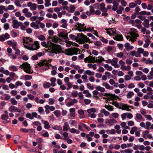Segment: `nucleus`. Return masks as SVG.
Instances as JSON below:
<instances>
[{"label":"nucleus","mask_w":153,"mask_h":153,"mask_svg":"<svg viewBox=\"0 0 153 153\" xmlns=\"http://www.w3.org/2000/svg\"><path fill=\"white\" fill-rule=\"evenodd\" d=\"M128 33L129 35L126 36V38L132 43L134 42L139 36L137 30L134 28H130Z\"/></svg>","instance_id":"nucleus-1"},{"label":"nucleus","mask_w":153,"mask_h":153,"mask_svg":"<svg viewBox=\"0 0 153 153\" xmlns=\"http://www.w3.org/2000/svg\"><path fill=\"white\" fill-rule=\"evenodd\" d=\"M81 51L76 48H71L66 50L65 51V54L69 56H72L74 54L77 55L80 53Z\"/></svg>","instance_id":"nucleus-2"},{"label":"nucleus","mask_w":153,"mask_h":153,"mask_svg":"<svg viewBox=\"0 0 153 153\" xmlns=\"http://www.w3.org/2000/svg\"><path fill=\"white\" fill-rule=\"evenodd\" d=\"M110 103L114 105L116 107L121 109L123 110L128 111L129 109V106L126 104H125L122 103H118L117 102L113 101Z\"/></svg>","instance_id":"nucleus-3"},{"label":"nucleus","mask_w":153,"mask_h":153,"mask_svg":"<svg viewBox=\"0 0 153 153\" xmlns=\"http://www.w3.org/2000/svg\"><path fill=\"white\" fill-rule=\"evenodd\" d=\"M19 67L23 69L27 73L31 74L32 73L30 64L27 62L23 63L20 65Z\"/></svg>","instance_id":"nucleus-4"},{"label":"nucleus","mask_w":153,"mask_h":153,"mask_svg":"<svg viewBox=\"0 0 153 153\" xmlns=\"http://www.w3.org/2000/svg\"><path fill=\"white\" fill-rule=\"evenodd\" d=\"M98 110V109L94 108L88 109L87 111L88 113V117L92 118H95L96 117V115L94 113L97 112Z\"/></svg>","instance_id":"nucleus-5"},{"label":"nucleus","mask_w":153,"mask_h":153,"mask_svg":"<svg viewBox=\"0 0 153 153\" xmlns=\"http://www.w3.org/2000/svg\"><path fill=\"white\" fill-rule=\"evenodd\" d=\"M50 64H46V62L44 61L39 64V66L41 71L42 72L45 71L48 69L50 67Z\"/></svg>","instance_id":"nucleus-6"},{"label":"nucleus","mask_w":153,"mask_h":153,"mask_svg":"<svg viewBox=\"0 0 153 153\" xmlns=\"http://www.w3.org/2000/svg\"><path fill=\"white\" fill-rule=\"evenodd\" d=\"M27 49L31 50H37L39 48V44L37 41H34L33 44H30Z\"/></svg>","instance_id":"nucleus-7"},{"label":"nucleus","mask_w":153,"mask_h":153,"mask_svg":"<svg viewBox=\"0 0 153 153\" xmlns=\"http://www.w3.org/2000/svg\"><path fill=\"white\" fill-rule=\"evenodd\" d=\"M61 50V47L60 45L54 44L52 49L51 50V54H49V55L53 56L54 53H57L59 52Z\"/></svg>","instance_id":"nucleus-8"},{"label":"nucleus","mask_w":153,"mask_h":153,"mask_svg":"<svg viewBox=\"0 0 153 153\" xmlns=\"http://www.w3.org/2000/svg\"><path fill=\"white\" fill-rule=\"evenodd\" d=\"M32 41V39L30 37H24L22 38V42L23 43V45L24 47L27 48L28 46H29L30 42Z\"/></svg>","instance_id":"nucleus-9"},{"label":"nucleus","mask_w":153,"mask_h":153,"mask_svg":"<svg viewBox=\"0 0 153 153\" xmlns=\"http://www.w3.org/2000/svg\"><path fill=\"white\" fill-rule=\"evenodd\" d=\"M78 38L79 43L83 44L86 42V40L87 36L82 33H79L77 34Z\"/></svg>","instance_id":"nucleus-10"},{"label":"nucleus","mask_w":153,"mask_h":153,"mask_svg":"<svg viewBox=\"0 0 153 153\" xmlns=\"http://www.w3.org/2000/svg\"><path fill=\"white\" fill-rule=\"evenodd\" d=\"M129 22L132 26L137 27L139 29H140L141 27V26L138 25L141 23V21L139 19H136L135 20H130Z\"/></svg>","instance_id":"nucleus-11"},{"label":"nucleus","mask_w":153,"mask_h":153,"mask_svg":"<svg viewBox=\"0 0 153 153\" xmlns=\"http://www.w3.org/2000/svg\"><path fill=\"white\" fill-rule=\"evenodd\" d=\"M77 29L80 31H86V26L84 24L77 23L76 25Z\"/></svg>","instance_id":"nucleus-12"},{"label":"nucleus","mask_w":153,"mask_h":153,"mask_svg":"<svg viewBox=\"0 0 153 153\" xmlns=\"http://www.w3.org/2000/svg\"><path fill=\"white\" fill-rule=\"evenodd\" d=\"M142 137L145 139L148 138L151 139L152 138V136L151 134L149 133V131L148 130H145L142 133Z\"/></svg>","instance_id":"nucleus-13"},{"label":"nucleus","mask_w":153,"mask_h":153,"mask_svg":"<svg viewBox=\"0 0 153 153\" xmlns=\"http://www.w3.org/2000/svg\"><path fill=\"white\" fill-rule=\"evenodd\" d=\"M151 125V123L149 121H147L146 123L142 122L140 123V126L142 128H143L146 130H149L150 129V127Z\"/></svg>","instance_id":"nucleus-14"},{"label":"nucleus","mask_w":153,"mask_h":153,"mask_svg":"<svg viewBox=\"0 0 153 153\" xmlns=\"http://www.w3.org/2000/svg\"><path fill=\"white\" fill-rule=\"evenodd\" d=\"M117 122V120L114 119H110L106 120L105 122V123L107 125L111 126L114 124L116 123Z\"/></svg>","instance_id":"nucleus-15"},{"label":"nucleus","mask_w":153,"mask_h":153,"mask_svg":"<svg viewBox=\"0 0 153 153\" xmlns=\"http://www.w3.org/2000/svg\"><path fill=\"white\" fill-rule=\"evenodd\" d=\"M106 33L110 36H113L115 35L116 33V30L114 28H109L105 29Z\"/></svg>","instance_id":"nucleus-16"},{"label":"nucleus","mask_w":153,"mask_h":153,"mask_svg":"<svg viewBox=\"0 0 153 153\" xmlns=\"http://www.w3.org/2000/svg\"><path fill=\"white\" fill-rule=\"evenodd\" d=\"M7 43L11 46L13 49H16V48L17 47V44L16 41L8 40L7 41Z\"/></svg>","instance_id":"nucleus-17"},{"label":"nucleus","mask_w":153,"mask_h":153,"mask_svg":"<svg viewBox=\"0 0 153 153\" xmlns=\"http://www.w3.org/2000/svg\"><path fill=\"white\" fill-rule=\"evenodd\" d=\"M39 21H36L35 22H33L30 24L31 27L34 28L35 29H38L39 28Z\"/></svg>","instance_id":"nucleus-18"},{"label":"nucleus","mask_w":153,"mask_h":153,"mask_svg":"<svg viewBox=\"0 0 153 153\" xmlns=\"http://www.w3.org/2000/svg\"><path fill=\"white\" fill-rule=\"evenodd\" d=\"M95 57L88 56L85 58L84 61L85 62L95 63Z\"/></svg>","instance_id":"nucleus-19"},{"label":"nucleus","mask_w":153,"mask_h":153,"mask_svg":"<svg viewBox=\"0 0 153 153\" xmlns=\"http://www.w3.org/2000/svg\"><path fill=\"white\" fill-rule=\"evenodd\" d=\"M118 60L116 58H114L111 60V65L115 68L120 67V65L117 63Z\"/></svg>","instance_id":"nucleus-20"},{"label":"nucleus","mask_w":153,"mask_h":153,"mask_svg":"<svg viewBox=\"0 0 153 153\" xmlns=\"http://www.w3.org/2000/svg\"><path fill=\"white\" fill-rule=\"evenodd\" d=\"M134 119L136 121L138 122L144 120V119L142 115L139 113H137L136 114Z\"/></svg>","instance_id":"nucleus-21"},{"label":"nucleus","mask_w":153,"mask_h":153,"mask_svg":"<svg viewBox=\"0 0 153 153\" xmlns=\"http://www.w3.org/2000/svg\"><path fill=\"white\" fill-rule=\"evenodd\" d=\"M94 27H86V31L89 32H93V33L97 37H99L98 32L96 30H94Z\"/></svg>","instance_id":"nucleus-22"},{"label":"nucleus","mask_w":153,"mask_h":153,"mask_svg":"<svg viewBox=\"0 0 153 153\" xmlns=\"http://www.w3.org/2000/svg\"><path fill=\"white\" fill-rule=\"evenodd\" d=\"M10 37V36L9 34L6 33L0 36V41L3 42L5 39H8Z\"/></svg>","instance_id":"nucleus-23"},{"label":"nucleus","mask_w":153,"mask_h":153,"mask_svg":"<svg viewBox=\"0 0 153 153\" xmlns=\"http://www.w3.org/2000/svg\"><path fill=\"white\" fill-rule=\"evenodd\" d=\"M75 110V109L74 108H71L69 109L70 114L69 115V116L70 117L73 118L75 117L76 115Z\"/></svg>","instance_id":"nucleus-24"},{"label":"nucleus","mask_w":153,"mask_h":153,"mask_svg":"<svg viewBox=\"0 0 153 153\" xmlns=\"http://www.w3.org/2000/svg\"><path fill=\"white\" fill-rule=\"evenodd\" d=\"M113 39L118 41H122L123 39V36L120 34H119L116 33V34L114 36Z\"/></svg>","instance_id":"nucleus-25"},{"label":"nucleus","mask_w":153,"mask_h":153,"mask_svg":"<svg viewBox=\"0 0 153 153\" xmlns=\"http://www.w3.org/2000/svg\"><path fill=\"white\" fill-rule=\"evenodd\" d=\"M27 7H30L31 10H34L36 8V5L34 3H33L31 2H29L27 4Z\"/></svg>","instance_id":"nucleus-26"},{"label":"nucleus","mask_w":153,"mask_h":153,"mask_svg":"<svg viewBox=\"0 0 153 153\" xmlns=\"http://www.w3.org/2000/svg\"><path fill=\"white\" fill-rule=\"evenodd\" d=\"M78 101L76 99H72L71 101L68 102L66 104V106L68 107H69L73 105L74 104L77 103Z\"/></svg>","instance_id":"nucleus-27"},{"label":"nucleus","mask_w":153,"mask_h":153,"mask_svg":"<svg viewBox=\"0 0 153 153\" xmlns=\"http://www.w3.org/2000/svg\"><path fill=\"white\" fill-rule=\"evenodd\" d=\"M95 57L94 62L95 63H100L103 61H105V60L103 57L101 56H99L98 57Z\"/></svg>","instance_id":"nucleus-28"},{"label":"nucleus","mask_w":153,"mask_h":153,"mask_svg":"<svg viewBox=\"0 0 153 153\" xmlns=\"http://www.w3.org/2000/svg\"><path fill=\"white\" fill-rule=\"evenodd\" d=\"M12 26L14 28L18 29L19 28V22L18 21L16 20H13L12 21Z\"/></svg>","instance_id":"nucleus-29"},{"label":"nucleus","mask_w":153,"mask_h":153,"mask_svg":"<svg viewBox=\"0 0 153 153\" xmlns=\"http://www.w3.org/2000/svg\"><path fill=\"white\" fill-rule=\"evenodd\" d=\"M130 54L132 56H135L137 57H140V55L138 53V51H131Z\"/></svg>","instance_id":"nucleus-30"},{"label":"nucleus","mask_w":153,"mask_h":153,"mask_svg":"<svg viewBox=\"0 0 153 153\" xmlns=\"http://www.w3.org/2000/svg\"><path fill=\"white\" fill-rule=\"evenodd\" d=\"M100 9L102 11L106 12L107 9L105 7V4L103 3H102L100 4Z\"/></svg>","instance_id":"nucleus-31"},{"label":"nucleus","mask_w":153,"mask_h":153,"mask_svg":"<svg viewBox=\"0 0 153 153\" xmlns=\"http://www.w3.org/2000/svg\"><path fill=\"white\" fill-rule=\"evenodd\" d=\"M61 23L62 25L61 26L63 28H66L68 26V24L67 23L66 20L64 19H62L61 20Z\"/></svg>","instance_id":"nucleus-32"},{"label":"nucleus","mask_w":153,"mask_h":153,"mask_svg":"<svg viewBox=\"0 0 153 153\" xmlns=\"http://www.w3.org/2000/svg\"><path fill=\"white\" fill-rule=\"evenodd\" d=\"M8 69L10 71H16L18 70V67L14 65H12L9 66Z\"/></svg>","instance_id":"nucleus-33"},{"label":"nucleus","mask_w":153,"mask_h":153,"mask_svg":"<svg viewBox=\"0 0 153 153\" xmlns=\"http://www.w3.org/2000/svg\"><path fill=\"white\" fill-rule=\"evenodd\" d=\"M48 38L49 39H51L52 41L56 43L58 42L59 41V39L56 37V36H54L52 37L50 36L48 37Z\"/></svg>","instance_id":"nucleus-34"},{"label":"nucleus","mask_w":153,"mask_h":153,"mask_svg":"<svg viewBox=\"0 0 153 153\" xmlns=\"http://www.w3.org/2000/svg\"><path fill=\"white\" fill-rule=\"evenodd\" d=\"M42 122L44 125V127L45 129H48L51 128L49 123L47 121L42 120Z\"/></svg>","instance_id":"nucleus-35"},{"label":"nucleus","mask_w":153,"mask_h":153,"mask_svg":"<svg viewBox=\"0 0 153 153\" xmlns=\"http://www.w3.org/2000/svg\"><path fill=\"white\" fill-rule=\"evenodd\" d=\"M124 47L125 48L128 50H132L134 48L133 46L130 45V43L128 42H126L124 44Z\"/></svg>","instance_id":"nucleus-36"},{"label":"nucleus","mask_w":153,"mask_h":153,"mask_svg":"<svg viewBox=\"0 0 153 153\" xmlns=\"http://www.w3.org/2000/svg\"><path fill=\"white\" fill-rule=\"evenodd\" d=\"M56 80V79L55 77L51 78L50 79V80L51 82V85L52 87H54L56 86V84L55 82Z\"/></svg>","instance_id":"nucleus-37"},{"label":"nucleus","mask_w":153,"mask_h":153,"mask_svg":"<svg viewBox=\"0 0 153 153\" xmlns=\"http://www.w3.org/2000/svg\"><path fill=\"white\" fill-rule=\"evenodd\" d=\"M120 68L123 71H128L131 69V67L129 65L126 66L125 65H124L123 66L121 67Z\"/></svg>","instance_id":"nucleus-38"},{"label":"nucleus","mask_w":153,"mask_h":153,"mask_svg":"<svg viewBox=\"0 0 153 153\" xmlns=\"http://www.w3.org/2000/svg\"><path fill=\"white\" fill-rule=\"evenodd\" d=\"M83 93L85 94L86 97H91L92 96L91 94L89 93V91L88 90H84Z\"/></svg>","instance_id":"nucleus-39"},{"label":"nucleus","mask_w":153,"mask_h":153,"mask_svg":"<svg viewBox=\"0 0 153 153\" xmlns=\"http://www.w3.org/2000/svg\"><path fill=\"white\" fill-rule=\"evenodd\" d=\"M119 97L115 95L114 94H110L108 96V98L111 100H114L116 98H118Z\"/></svg>","instance_id":"nucleus-40"},{"label":"nucleus","mask_w":153,"mask_h":153,"mask_svg":"<svg viewBox=\"0 0 153 153\" xmlns=\"http://www.w3.org/2000/svg\"><path fill=\"white\" fill-rule=\"evenodd\" d=\"M118 5L119 3L118 2L115 1L114 2L112 8L113 10L114 11H116L118 9L117 6Z\"/></svg>","instance_id":"nucleus-41"},{"label":"nucleus","mask_w":153,"mask_h":153,"mask_svg":"<svg viewBox=\"0 0 153 153\" xmlns=\"http://www.w3.org/2000/svg\"><path fill=\"white\" fill-rule=\"evenodd\" d=\"M100 112L102 113L103 114L105 117H107L110 114V113L105 109L101 110Z\"/></svg>","instance_id":"nucleus-42"},{"label":"nucleus","mask_w":153,"mask_h":153,"mask_svg":"<svg viewBox=\"0 0 153 153\" xmlns=\"http://www.w3.org/2000/svg\"><path fill=\"white\" fill-rule=\"evenodd\" d=\"M134 95V93L132 91H129L126 94V97L128 98H131Z\"/></svg>","instance_id":"nucleus-43"},{"label":"nucleus","mask_w":153,"mask_h":153,"mask_svg":"<svg viewBox=\"0 0 153 153\" xmlns=\"http://www.w3.org/2000/svg\"><path fill=\"white\" fill-rule=\"evenodd\" d=\"M51 85V83L47 82H45L43 84V87L45 88H49Z\"/></svg>","instance_id":"nucleus-44"},{"label":"nucleus","mask_w":153,"mask_h":153,"mask_svg":"<svg viewBox=\"0 0 153 153\" xmlns=\"http://www.w3.org/2000/svg\"><path fill=\"white\" fill-rule=\"evenodd\" d=\"M105 107L109 111H114V108L113 107L111 106L110 105H105Z\"/></svg>","instance_id":"nucleus-45"},{"label":"nucleus","mask_w":153,"mask_h":153,"mask_svg":"<svg viewBox=\"0 0 153 153\" xmlns=\"http://www.w3.org/2000/svg\"><path fill=\"white\" fill-rule=\"evenodd\" d=\"M144 22L143 24L144 26L146 27H149V20L147 19H145Z\"/></svg>","instance_id":"nucleus-46"},{"label":"nucleus","mask_w":153,"mask_h":153,"mask_svg":"<svg viewBox=\"0 0 153 153\" xmlns=\"http://www.w3.org/2000/svg\"><path fill=\"white\" fill-rule=\"evenodd\" d=\"M32 115L33 119L34 117L37 118L39 119H40L41 118V116L39 115H38L37 113L36 112H32Z\"/></svg>","instance_id":"nucleus-47"},{"label":"nucleus","mask_w":153,"mask_h":153,"mask_svg":"<svg viewBox=\"0 0 153 153\" xmlns=\"http://www.w3.org/2000/svg\"><path fill=\"white\" fill-rule=\"evenodd\" d=\"M69 127V125L68 123L65 122L63 126V130L65 131H66L68 130V128Z\"/></svg>","instance_id":"nucleus-48"},{"label":"nucleus","mask_w":153,"mask_h":153,"mask_svg":"<svg viewBox=\"0 0 153 153\" xmlns=\"http://www.w3.org/2000/svg\"><path fill=\"white\" fill-rule=\"evenodd\" d=\"M145 43L143 45V47L144 48H146L149 46L150 41V40H145Z\"/></svg>","instance_id":"nucleus-49"},{"label":"nucleus","mask_w":153,"mask_h":153,"mask_svg":"<svg viewBox=\"0 0 153 153\" xmlns=\"http://www.w3.org/2000/svg\"><path fill=\"white\" fill-rule=\"evenodd\" d=\"M54 44L53 43L50 41H48L47 43V48H53Z\"/></svg>","instance_id":"nucleus-50"},{"label":"nucleus","mask_w":153,"mask_h":153,"mask_svg":"<svg viewBox=\"0 0 153 153\" xmlns=\"http://www.w3.org/2000/svg\"><path fill=\"white\" fill-rule=\"evenodd\" d=\"M103 66L106 69V70L108 71H111L112 70V67L107 64H104L103 65Z\"/></svg>","instance_id":"nucleus-51"},{"label":"nucleus","mask_w":153,"mask_h":153,"mask_svg":"<svg viewBox=\"0 0 153 153\" xmlns=\"http://www.w3.org/2000/svg\"><path fill=\"white\" fill-rule=\"evenodd\" d=\"M87 66L89 68H92L93 69L95 70L97 69V65L96 64H88Z\"/></svg>","instance_id":"nucleus-52"},{"label":"nucleus","mask_w":153,"mask_h":153,"mask_svg":"<svg viewBox=\"0 0 153 153\" xmlns=\"http://www.w3.org/2000/svg\"><path fill=\"white\" fill-rule=\"evenodd\" d=\"M85 74L88 75L89 76L94 75V72L91 71L89 70H87L85 72Z\"/></svg>","instance_id":"nucleus-53"},{"label":"nucleus","mask_w":153,"mask_h":153,"mask_svg":"<svg viewBox=\"0 0 153 153\" xmlns=\"http://www.w3.org/2000/svg\"><path fill=\"white\" fill-rule=\"evenodd\" d=\"M102 85L103 86H104L107 89H111L112 88L108 84L104 82L102 83Z\"/></svg>","instance_id":"nucleus-54"},{"label":"nucleus","mask_w":153,"mask_h":153,"mask_svg":"<svg viewBox=\"0 0 153 153\" xmlns=\"http://www.w3.org/2000/svg\"><path fill=\"white\" fill-rule=\"evenodd\" d=\"M9 110L11 112H14L16 111V108L14 106H12L9 108Z\"/></svg>","instance_id":"nucleus-55"},{"label":"nucleus","mask_w":153,"mask_h":153,"mask_svg":"<svg viewBox=\"0 0 153 153\" xmlns=\"http://www.w3.org/2000/svg\"><path fill=\"white\" fill-rule=\"evenodd\" d=\"M96 89L97 90L99 91L102 92H104L105 90V88L103 87H102L100 86H97L96 88Z\"/></svg>","instance_id":"nucleus-56"},{"label":"nucleus","mask_w":153,"mask_h":153,"mask_svg":"<svg viewBox=\"0 0 153 153\" xmlns=\"http://www.w3.org/2000/svg\"><path fill=\"white\" fill-rule=\"evenodd\" d=\"M124 10V8L120 6L119 7V9L117 10V14H121L122 13V11Z\"/></svg>","instance_id":"nucleus-57"},{"label":"nucleus","mask_w":153,"mask_h":153,"mask_svg":"<svg viewBox=\"0 0 153 153\" xmlns=\"http://www.w3.org/2000/svg\"><path fill=\"white\" fill-rule=\"evenodd\" d=\"M11 103L13 105H16L18 103V102L14 98H12L10 99Z\"/></svg>","instance_id":"nucleus-58"},{"label":"nucleus","mask_w":153,"mask_h":153,"mask_svg":"<svg viewBox=\"0 0 153 153\" xmlns=\"http://www.w3.org/2000/svg\"><path fill=\"white\" fill-rule=\"evenodd\" d=\"M114 47L111 46H110L107 47L106 49L107 52H110L111 51H112L114 49Z\"/></svg>","instance_id":"nucleus-59"},{"label":"nucleus","mask_w":153,"mask_h":153,"mask_svg":"<svg viewBox=\"0 0 153 153\" xmlns=\"http://www.w3.org/2000/svg\"><path fill=\"white\" fill-rule=\"evenodd\" d=\"M62 134L64 136V137L63 138L64 140H66L67 139L69 138L68 133L66 132H63V134Z\"/></svg>","instance_id":"nucleus-60"},{"label":"nucleus","mask_w":153,"mask_h":153,"mask_svg":"<svg viewBox=\"0 0 153 153\" xmlns=\"http://www.w3.org/2000/svg\"><path fill=\"white\" fill-rule=\"evenodd\" d=\"M78 94V93L77 91L76 90L73 91L71 93V96L74 97H76L77 96Z\"/></svg>","instance_id":"nucleus-61"},{"label":"nucleus","mask_w":153,"mask_h":153,"mask_svg":"<svg viewBox=\"0 0 153 153\" xmlns=\"http://www.w3.org/2000/svg\"><path fill=\"white\" fill-rule=\"evenodd\" d=\"M53 113L56 117H59L61 114L60 111H59L57 110L55 111Z\"/></svg>","instance_id":"nucleus-62"},{"label":"nucleus","mask_w":153,"mask_h":153,"mask_svg":"<svg viewBox=\"0 0 153 153\" xmlns=\"http://www.w3.org/2000/svg\"><path fill=\"white\" fill-rule=\"evenodd\" d=\"M86 86L87 88L90 90H93L94 89V86L91 85L90 83H87L86 84Z\"/></svg>","instance_id":"nucleus-63"},{"label":"nucleus","mask_w":153,"mask_h":153,"mask_svg":"<svg viewBox=\"0 0 153 153\" xmlns=\"http://www.w3.org/2000/svg\"><path fill=\"white\" fill-rule=\"evenodd\" d=\"M137 130V128L136 127H134L132 128L130 131V133L131 134H133L134 132H135Z\"/></svg>","instance_id":"nucleus-64"}]
</instances>
